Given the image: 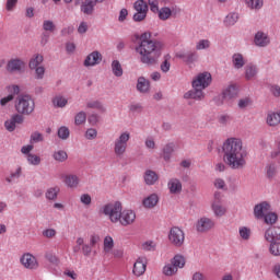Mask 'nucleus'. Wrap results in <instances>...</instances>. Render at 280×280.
<instances>
[{
    "label": "nucleus",
    "instance_id": "63",
    "mask_svg": "<svg viewBox=\"0 0 280 280\" xmlns=\"http://www.w3.org/2000/svg\"><path fill=\"white\" fill-rule=\"evenodd\" d=\"M89 124L91 126H97V122L100 121V116L97 114H91L88 118Z\"/></svg>",
    "mask_w": 280,
    "mask_h": 280
},
{
    "label": "nucleus",
    "instance_id": "45",
    "mask_svg": "<svg viewBox=\"0 0 280 280\" xmlns=\"http://www.w3.org/2000/svg\"><path fill=\"white\" fill-rule=\"evenodd\" d=\"M86 122V112H79L74 117L75 126H82Z\"/></svg>",
    "mask_w": 280,
    "mask_h": 280
},
{
    "label": "nucleus",
    "instance_id": "27",
    "mask_svg": "<svg viewBox=\"0 0 280 280\" xmlns=\"http://www.w3.org/2000/svg\"><path fill=\"white\" fill-rule=\"evenodd\" d=\"M95 5H97L95 0H85L81 5V12H83V14L91 15L95 10Z\"/></svg>",
    "mask_w": 280,
    "mask_h": 280
},
{
    "label": "nucleus",
    "instance_id": "9",
    "mask_svg": "<svg viewBox=\"0 0 280 280\" xmlns=\"http://www.w3.org/2000/svg\"><path fill=\"white\" fill-rule=\"evenodd\" d=\"M149 9L150 8L148 7V2H145V0H137L133 3V10H136V13L133 14L132 20L136 23H141V21H145Z\"/></svg>",
    "mask_w": 280,
    "mask_h": 280
},
{
    "label": "nucleus",
    "instance_id": "1",
    "mask_svg": "<svg viewBox=\"0 0 280 280\" xmlns=\"http://www.w3.org/2000/svg\"><path fill=\"white\" fill-rule=\"evenodd\" d=\"M152 33H143L140 36V43L136 47L137 54H140V62L147 67H154L161 58L163 44L159 40H152Z\"/></svg>",
    "mask_w": 280,
    "mask_h": 280
},
{
    "label": "nucleus",
    "instance_id": "25",
    "mask_svg": "<svg viewBox=\"0 0 280 280\" xmlns=\"http://www.w3.org/2000/svg\"><path fill=\"white\" fill-rule=\"evenodd\" d=\"M167 187L171 194H180V191H183V183H180L178 178L170 179Z\"/></svg>",
    "mask_w": 280,
    "mask_h": 280
},
{
    "label": "nucleus",
    "instance_id": "18",
    "mask_svg": "<svg viewBox=\"0 0 280 280\" xmlns=\"http://www.w3.org/2000/svg\"><path fill=\"white\" fill-rule=\"evenodd\" d=\"M25 68V62L21 59H11L7 63V71L9 73H21Z\"/></svg>",
    "mask_w": 280,
    "mask_h": 280
},
{
    "label": "nucleus",
    "instance_id": "40",
    "mask_svg": "<svg viewBox=\"0 0 280 280\" xmlns=\"http://www.w3.org/2000/svg\"><path fill=\"white\" fill-rule=\"evenodd\" d=\"M158 14L160 21H167V19L172 16V9H170L168 7H163L160 9Z\"/></svg>",
    "mask_w": 280,
    "mask_h": 280
},
{
    "label": "nucleus",
    "instance_id": "46",
    "mask_svg": "<svg viewBox=\"0 0 280 280\" xmlns=\"http://www.w3.org/2000/svg\"><path fill=\"white\" fill-rule=\"evenodd\" d=\"M43 31L44 32H56V24H54V21L51 20H45L43 23Z\"/></svg>",
    "mask_w": 280,
    "mask_h": 280
},
{
    "label": "nucleus",
    "instance_id": "53",
    "mask_svg": "<svg viewBox=\"0 0 280 280\" xmlns=\"http://www.w3.org/2000/svg\"><path fill=\"white\" fill-rule=\"evenodd\" d=\"M238 233L242 240H250V229L246 226L240 228Z\"/></svg>",
    "mask_w": 280,
    "mask_h": 280
},
{
    "label": "nucleus",
    "instance_id": "7",
    "mask_svg": "<svg viewBox=\"0 0 280 280\" xmlns=\"http://www.w3.org/2000/svg\"><path fill=\"white\" fill-rule=\"evenodd\" d=\"M128 141H130V132H122L116 140L114 144V152L116 156L121 158L126 154V150L128 148Z\"/></svg>",
    "mask_w": 280,
    "mask_h": 280
},
{
    "label": "nucleus",
    "instance_id": "12",
    "mask_svg": "<svg viewBox=\"0 0 280 280\" xmlns=\"http://www.w3.org/2000/svg\"><path fill=\"white\" fill-rule=\"evenodd\" d=\"M20 261L24 268H27V270H36L38 268V260L30 253L24 254Z\"/></svg>",
    "mask_w": 280,
    "mask_h": 280
},
{
    "label": "nucleus",
    "instance_id": "3",
    "mask_svg": "<svg viewBox=\"0 0 280 280\" xmlns=\"http://www.w3.org/2000/svg\"><path fill=\"white\" fill-rule=\"evenodd\" d=\"M264 238L269 244V253L280 257V226H271L265 231Z\"/></svg>",
    "mask_w": 280,
    "mask_h": 280
},
{
    "label": "nucleus",
    "instance_id": "59",
    "mask_svg": "<svg viewBox=\"0 0 280 280\" xmlns=\"http://www.w3.org/2000/svg\"><path fill=\"white\" fill-rule=\"evenodd\" d=\"M252 101L248 97L241 98L238 101V108L244 109L247 108V106H250Z\"/></svg>",
    "mask_w": 280,
    "mask_h": 280
},
{
    "label": "nucleus",
    "instance_id": "41",
    "mask_svg": "<svg viewBox=\"0 0 280 280\" xmlns=\"http://www.w3.org/2000/svg\"><path fill=\"white\" fill-rule=\"evenodd\" d=\"M86 108H95L96 110H100V113H104L106 110V107H104V104L100 101L88 102Z\"/></svg>",
    "mask_w": 280,
    "mask_h": 280
},
{
    "label": "nucleus",
    "instance_id": "54",
    "mask_svg": "<svg viewBox=\"0 0 280 280\" xmlns=\"http://www.w3.org/2000/svg\"><path fill=\"white\" fill-rule=\"evenodd\" d=\"M148 3L150 5L151 12H153L154 14H159V12L161 11V9H159V0H148Z\"/></svg>",
    "mask_w": 280,
    "mask_h": 280
},
{
    "label": "nucleus",
    "instance_id": "16",
    "mask_svg": "<svg viewBox=\"0 0 280 280\" xmlns=\"http://www.w3.org/2000/svg\"><path fill=\"white\" fill-rule=\"evenodd\" d=\"M213 226H215V223L207 217L199 219L196 224L198 233H207V231H211Z\"/></svg>",
    "mask_w": 280,
    "mask_h": 280
},
{
    "label": "nucleus",
    "instance_id": "17",
    "mask_svg": "<svg viewBox=\"0 0 280 280\" xmlns=\"http://www.w3.org/2000/svg\"><path fill=\"white\" fill-rule=\"evenodd\" d=\"M205 90L202 88H192L184 94V100H195L196 102H202L205 100Z\"/></svg>",
    "mask_w": 280,
    "mask_h": 280
},
{
    "label": "nucleus",
    "instance_id": "36",
    "mask_svg": "<svg viewBox=\"0 0 280 280\" xmlns=\"http://www.w3.org/2000/svg\"><path fill=\"white\" fill-rule=\"evenodd\" d=\"M112 71L116 78H121V75H124V69L121 68L119 60H114L112 62Z\"/></svg>",
    "mask_w": 280,
    "mask_h": 280
},
{
    "label": "nucleus",
    "instance_id": "32",
    "mask_svg": "<svg viewBox=\"0 0 280 280\" xmlns=\"http://www.w3.org/2000/svg\"><path fill=\"white\" fill-rule=\"evenodd\" d=\"M170 60H172V56L170 54L163 57V61L160 65L162 73H170V69H172V62H170Z\"/></svg>",
    "mask_w": 280,
    "mask_h": 280
},
{
    "label": "nucleus",
    "instance_id": "56",
    "mask_svg": "<svg viewBox=\"0 0 280 280\" xmlns=\"http://www.w3.org/2000/svg\"><path fill=\"white\" fill-rule=\"evenodd\" d=\"M231 115L229 114H223V115H220L218 120H219V124H221L222 126H226V124H229V121H231Z\"/></svg>",
    "mask_w": 280,
    "mask_h": 280
},
{
    "label": "nucleus",
    "instance_id": "19",
    "mask_svg": "<svg viewBox=\"0 0 280 280\" xmlns=\"http://www.w3.org/2000/svg\"><path fill=\"white\" fill-rule=\"evenodd\" d=\"M145 268H148V261L144 257H140L137 259V261L133 264L132 272L136 277H141L145 273Z\"/></svg>",
    "mask_w": 280,
    "mask_h": 280
},
{
    "label": "nucleus",
    "instance_id": "26",
    "mask_svg": "<svg viewBox=\"0 0 280 280\" xmlns=\"http://www.w3.org/2000/svg\"><path fill=\"white\" fill-rule=\"evenodd\" d=\"M142 205L145 209H154L159 205V195L151 194L149 197L144 198Z\"/></svg>",
    "mask_w": 280,
    "mask_h": 280
},
{
    "label": "nucleus",
    "instance_id": "52",
    "mask_svg": "<svg viewBox=\"0 0 280 280\" xmlns=\"http://www.w3.org/2000/svg\"><path fill=\"white\" fill-rule=\"evenodd\" d=\"M42 141H45L43 133L35 131L31 135V143H40Z\"/></svg>",
    "mask_w": 280,
    "mask_h": 280
},
{
    "label": "nucleus",
    "instance_id": "4",
    "mask_svg": "<svg viewBox=\"0 0 280 280\" xmlns=\"http://www.w3.org/2000/svg\"><path fill=\"white\" fill-rule=\"evenodd\" d=\"M36 108V103L34 98H32L28 94H21L18 96L15 102V110L18 115H26L30 116L34 113Z\"/></svg>",
    "mask_w": 280,
    "mask_h": 280
},
{
    "label": "nucleus",
    "instance_id": "15",
    "mask_svg": "<svg viewBox=\"0 0 280 280\" xmlns=\"http://www.w3.org/2000/svg\"><path fill=\"white\" fill-rule=\"evenodd\" d=\"M25 121V118L21 114H14L9 120L4 122V128L8 132H14L16 130V125H21Z\"/></svg>",
    "mask_w": 280,
    "mask_h": 280
},
{
    "label": "nucleus",
    "instance_id": "13",
    "mask_svg": "<svg viewBox=\"0 0 280 280\" xmlns=\"http://www.w3.org/2000/svg\"><path fill=\"white\" fill-rule=\"evenodd\" d=\"M270 211V203L262 201L254 207V217L256 220H264L265 215Z\"/></svg>",
    "mask_w": 280,
    "mask_h": 280
},
{
    "label": "nucleus",
    "instance_id": "50",
    "mask_svg": "<svg viewBox=\"0 0 280 280\" xmlns=\"http://www.w3.org/2000/svg\"><path fill=\"white\" fill-rule=\"evenodd\" d=\"M211 47V42L209 39H201L197 43V51H202V49H209Z\"/></svg>",
    "mask_w": 280,
    "mask_h": 280
},
{
    "label": "nucleus",
    "instance_id": "10",
    "mask_svg": "<svg viewBox=\"0 0 280 280\" xmlns=\"http://www.w3.org/2000/svg\"><path fill=\"white\" fill-rule=\"evenodd\" d=\"M149 9L150 8L148 7V2H145V0H137L133 3V10H136V13L133 14L132 20L136 23H141V21H145Z\"/></svg>",
    "mask_w": 280,
    "mask_h": 280
},
{
    "label": "nucleus",
    "instance_id": "31",
    "mask_svg": "<svg viewBox=\"0 0 280 280\" xmlns=\"http://www.w3.org/2000/svg\"><path fill=\"white\" fill-rule=\"evenodd\" d=\"M65 184L67 185V187L75 189V187L80 185V178L78 177V175H66Z\"/></svg>",
    "mask_w": 280,
    "mask_h": 280
},
{
    "label": "nucleus",
    "instance_id": "5",
    "mask_svg": "<svg viewBox=\"0 0 280 280\" xmlns=\"http://www.w3.org/2000/svg\"><path fill=\"white\" fill-rule=\"evenodd\" d=\"M121 202L115 201L114 203H107L103 207L104 215H108L110 222L117 223L119 222V218H121Z\"/></svg>",
    "mask_w": 280,
    "mask_h": 280
},
{
    "label": "nucleus",
    "instance_id": "57",
    "mask_svg": "<svg viewBox=\"0 0 280 280\" xmlns=\"http://www.w3.org/2000/svg\"><path fill=\"white\" fill-rule=\"evenodd\" d=\"M36 80H43L45 78V67L40 66L35 68Z\"/></svg>",
    "mask_w": 280,
    "mask_h": 280
},
{
    "label": "nucleus",
    "instance_id": "34",
    "mask_svg": "<svg viewBox=\"0 0 280 280\" xmlns=\"http://www.w3.org/2000/svg\"><path fill=\"white\" fill-rule=\"evenodd\" d=\"M234 69H242L246 62H244V56L242 54H234L232 57Z\"/></svg>",
    "mask_w": 280,
    "mask_h": 280
},
{
    "label": "nucleus",
    "instance_id": "60",
    "mask_svg": "<svg viewBox=\"0 0 280 280\" xmlns=\"http://www.w3.org/2000/svg\"><path fill=\"white\" fill-rule=\"evenodd\" d=\"M44 237L51 240V237H56V231L54 229H46L42 232Z\"/></svg>",
    "mask_w": 280,
    "mask_h": 280
},
{
    "label": "nucleus",
    "instance_id": "38",
    "mask_svg": "<svg viewBox=\"0 0 280 280\" xmlns=\"http://www.w3.org/2000/svg\"><path fill=\"white\" fill-rule=\"evenodd\" d=\"M52 159L57 161L58 163H65L67 159H69V155L66 153L65 150L55 151L52 154Z\"/></svg>",
    "mask_w": 280,
    "mask_h": 280
},
{
    "label": "nucleus",
    "instance_id": "20",
    "mask_svg": "<svg viewBox=\"0 0 280 280\" xmlns=\"http://www.w3.org/2000/svg\"><path fill=\"white\" fill-rule=\"evenodd\" d=\"M176 58H179V60H183L187 65H191L198 60V52L196 51L177 52Z\"/></svg>",
    "mask_w": 280,
    "mask_h": 280
},
{
    "label": "nucleus",
    "instance_id": "37",
    "mask_svg": "<svg viewBox=\"0 0 280 280\" xmlns=\"http://www.w3.org/2000/svg\"><path fill=\"white\" fill-rule=\"evenodd\" d=\"M58 194H60V188L58 186L48 188L46 190L47 200H56L58 198Z\"/></svg>",
    "mask_w": 280,
    "mask_h": 280
},
{
    "label": "nucleus",
    "instance_id": "35",
    "mask_svg": "<svg viewBox=\"0 0 280 280\" xmlns=\"http://www.w3.org/2000/svg\"><path fill=\"white\" fill-rule=\"evenodd\" d=\"M212 211L217 218H222L226 213V208L218 202H212Z\"/></svg>",
    "mask_w": 280,
    "mask_h": 280
},
{
    "label": "nucleus",
    "instance_id": "42",
    "mask_svg": "<svg viewBox=\"0 0 280 280\" xmlns=\"http://www.w3.org/2000/svg\"><path fill=\"white\" fill-rule=\"evenodd\" d=\"M246 4L250 10H261L264 8V0H246Z\"/></svg>",
    "mask_w": 280,
    "mask_h": 280
},
{
    "label": "nucleus",
    "instance_id": "48",
    "mask_svg": "<svg viewBox=\"0 0 280 280\" xmlns=\"http://www.w3.org/2000/svg\"><path fill=\"white\" fill-rule=\"evenodd\" d=\"M115 247V242L113 241V237L106 236L104 238V250L105 253H110L112 248Z\"/></svg>",
    "mask_w": 280,
    "mask_h": 280
},
{
    "label": "nucleus",
    "instance_id": "51",
    "mask_svg": "<svg viewBox=\"0 0 280 280\" xmlns=\"http://www.w3.org/2000/svg\"><path fill=\"white\" fill-rule=\"evenodd\" d=\"M59 139H62L63 141H66V139L69 137V135H71V132L69 131V129L66 126H62L58 129L57 132Z\"/></svg>",
    "mask_w": 280,
    "mask_h": 280
},
{
    "label": "nucleus",
    "instance_id": "29",
    "mask_svg": "<svg viewBox=\"0 0 280 280\" xmlns=\"http://www.w3.org/2000/svg\"><path fill=\"white\" fill-rule=\"evenodd\" d=\"M223 100L230 101L235 100L237 97V86L229 85L222 93Z\"/></svg>",
    "mask_w": 280,
    "mask_h": 280
},
{
    "label": "nucleus",
    "instance_id": "23",
    "mask_svg": "<svg viewBox=\"0 0 280 280\" xmlns=\"http://www.w3.org/2000/svg\"><path fill=\"white\" fill-rule=\"evenodd\" d=\"M136 89L139 93H150V80L144 77L138 78Z\"/></svg>",
    "mask_w": 280,
    "mask_h": 280
},
{
    "label": "nucleus",
    "instance_id": "62",
    "mask_svg": "<svg viewBox=\"0 0 280 280\" xmlns=\"http://www.w3.org/2000/svg\"><path fill=\"white\" fill-rule=\"evenodd\" d=\"M214 187L217 189H226V182H224L222 178H217L214 180Z\"/></svg>",
    "mask_w": 280,
    "mask_h": 280
},
{
    "label": "nucleus",
    "instance_id": "55",
    "mask_svg": "<svg viewBox=\"0 0 280 280\" xmlns=\"http://www.w3.org/2000/svg\"><path fill=\"white\" fill-rule=\"evenodd\" d=\"M27 161L31 165H40V158L36 154L28 153Z\"/></svg>",
    "mask_w": 280,
    "mask_h": 280
},
{
    "label": "nucleus",
    "instance_id": "39",
    "mask_svg": "<svg viewBox=\"0 0 280 280\" xmlns=\"http://www.w3.org/2000/svg\"><path fill=\"white\" fill-rule=\"evenodd\" d=\"M279 122H280V114L279 113H271L267 116L268 126H279Z\"/></svg>",
    "mask_w": 280,
    "mask_h": 280
},
{
    "label": "nucleus",
    "instance_id": "49",
    "mask_svg": "<svg viewBox=\"0 0 280 280\" xmlns=\"http://www.w3.org/2000/svg\"><path fill=\"white\" fill-rule=\"evenodd\" d=\"M43 60V55H37L35 58L31 59L28 63L30 69H37Z\"/></svg>",
    "mask_w": 280,
    "mask_h": 280
},
{
    "label": "nucleus",
    "instance_id": "11",
    "mask_svg": "<svg viewBox=\"0 0 280 280\" xmlns=\"http://www.w3.org/2000/svg\"><path fill=\"white\" fill-rule=\"evenodd\" d=\"M211 73L201 72L191 82L192 89H207L211 84Z\"/></svg>",
    "mask_w": 280,
    "mask_h": 280
},
{
    "label": "nucleus",
    "instance_id": "61",
    "mask_svg": "<svg viewBox=\"0 0 280 280\" xmlns=\"http://www.w3.org/2000/svg\"><path fill=\"white\" fill-rule=\"evenodd\" d=\"M129 110L131 113H141V110H143V105H141V103L131 104Z\"/></svg>",
    "mask_w": 280,
    "mask_h": 280
},
{
    "label": "nucleus",
    "instance_id": "47",
    "mask_svg": "<svg viewBox=\"0 0 280 280\" xmlns=\"http://www.w3.org/2000/svg\"><path fill=\"white\" fill-rule=\"evenodd\" d=\"M52 104L54 106H57L58 108H65L68 104L67 98L62 97V96H56L52 100Z\"/></svg>",
    "mask_w": 280,
    "mask_h": 280
},
{
    "label": "nucleus",
    "instance_id": "21",
    "mask_svg": "<svg viewBox=\"0 0 280 280\" xmlns=\"http://www.w3.org/2000/svg\"><path fill=\"white\" fill-rule=\"evenodd\" d=\"M102 62V54L100 51H93L86 56L84 60V67H95Z\"/></svg>",
    "mask_w": 280,
    "mask_h": 280
},
{
    "label": "nucleus",
    "instance_id": "43",
    "mask_svg": "<svg viewBox=\"0 0 280 280\" xmlns=\"http://www.w3.org/2000/svg\"><path fill=\"white\" fill-rule=\"evenodd\" d=\"M238 20H240V14L230 13L229 15H226L224 23H225V25L231 26V25L236 24Z\"/></svg>",
    "mask_w": 280,
    "mask_h": 280
},
{
    "label": "nucleus",
    "instance_id": "44",
    "mask_svg": "<svg viewBox=\"0 0 280 280\" xmlns=\"http://www.w3.org/2000/svg\"><path fill=\"white\" fill-rule=\"evenodd\" d=\"M262 219L265 220V224H276L278 217L277 213L269 211L268 214H265Z\"/></svg>",
    "mask_w": 280,
    "mask_h": 280
},
{
    "label": "nucleus",
    "instance_id": "58",
    "mask_svg": "<svg viewBox=\"0 0 280 280\" xmlns=\"http://www.w3.org/2000/svg\"><path fill=\"white\" fill-rule=\"evenodd\" d=\"M85 138L89 140H93L97 138V130L90 128L85 132Z\"/></svg>",
    "mask_w": 280,
    "mask_h": 280
},
{
    "label": "nucleus",
    "instance_id": "24",
    "mask_svg": "<svg viewBox=\"0 0 280 280\" xmlns=\"http://www.w3.org/2000/svg\"><path fill=\"white\" fill-rule=\"evenodd\" d=\"M9 91L10 93H13V94H9L8 96L1 98L0 100L1 106H5V104H8L9 102H12V100H14V95H19V93H21V88H19V85H12V86H9Z\"/></svg>",
    "mask_w": 280,
    "mask_h": 280
},
{
    "label": "nucleus",
    "instance_id": "30",
    "mask_svg": "<svg viewBox=\"0 0 280 280\" xmlns=\"http://www.w3.org/2000/svg\"><path fill=\"white\" fill-rule=\"evenodd\" d=\"M174 148H176L174 142L167 143L163 147L162 158L164 159V161H170L172 159V154H174Z\"/></svg>",
    "mask_w": 280,
    "mask_h": 280
},
{
    "label": "nucleus",
    "instance_id": "6",
    "mask_svg": "<svg viewBox=\"0 0 280 280\" xmlns=\"http://www.w3.org/2000/svg\"><path fill=\"white\" fill-rule=\"evenodd\" d=\"M178 268H185V257L183 255L174 256L171 264L164 266L163 273L166 277H172V275L178 272Z\"/></svg>",
    "mask_w": 280,
    "mask_h": 280
},
{
    "label": "nucleus",
    "instance_id": "22",
    "mask_svg": "<svg viewBox=\"0 0 280 280\" xmlns=\"http://www.w3.org/2000/svg\"><path fill=\"white\" fill-rule=\"evenodd\" d=\"M254 40L257 47H267V45H270V37L264 32L256 33Z\"/></svg>",
    "mask_w": 280,
    "mask_h": 280
},
{
    "label": "nucleus",
    "instance_id": "33",
    "mask_svg": "<svg viewBox=\"0 0 280 280\" xmlns=\"http://www.w3.org/2000/svg\"><path fill=\"white\" fill-rule=\"evenodd\" d=\"M257 75V66L249 63L245 67V78L246 80H253Z\"/></svg>",
    "mask_w": 280,
    "mask_h": 280
},
{
    "label": "nucleus",
    "instance_id": "64",
    "mask_svg": "<svg viewBox=\"0 0 280 280\" xmlns=\"http://www.w3.org/2000/svg\"><path fill=\"white\" fill-rule=\"evenodd\" d=\"M80 200H81V202L83 203V205H86V206H89V205H91V195H89V194H83L82 196H81V198H80Z\"/></svg>",
    "mask_w": 280,
    "mask_h": 280
},
{
    "label": "nucleus",
    "instance_id": "8",
    "mask_svg": "<svg viewBox=\"0 0 280 280\" xmlns=\"http://www.w3.org/2000/svg\"><path fill=\"white\" fill-rule=\"evenodd\" d=\"M168 242L176 248H180L185 244V232L178 226L171 228Z\"/></svg>",
    "mask_w": 280,
    "mask_h": 280
},
{
    "label": "nucleus",
    "instance_id": "14",
    "mask_svg": "<svg viewBox=\"0 0 280 280\" xmlns=\"http://www.w3.org/2000/svg\"><path fill=\"white\" fill-rule=\"evenodd\" d=\"M137 220V214L132 210H124L120 212V218L118 222H120L121 226H130V224L135 223Z\"/></svg>",
    "mask_w": 280,
    "mask_h": 280
},
{
    "label": "nucleus",
    "instance_id": "2",
    "mask_svg": "<svg viewBox=\"0 0 280 280\" xmlns=\"http://www.w3.org/2000/svg\"><path fill=\"white\" fill-rule=\"evenodd\" d=\"M222 150L224 162L231 170H243L246 165V160H244L246 151L242 147V140L230 138L223 143Z\"/></svg>",
    "mask_w": 280,
    "mask_h": 280
},
{
    "label": "nucleus",
    "instance_id": "28",
    "mask_svg": "<svg viewBox=\"0 0 280 280\" xmlns=\"http://www.w3.org/2000/svg\"><path fill=\"white\" fill-rule=\"evenodd\" d=\"M144 183L145 185H155L156 182L159 180V174L152 170H147L144 172Z\"/></svg>",
    "mask_w": 280,
    "mask_h": 280
}]
</instances>
